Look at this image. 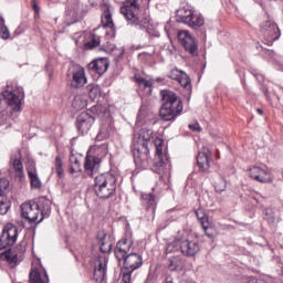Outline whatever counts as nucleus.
Instances as JSON below:
<instances>
[{
	"instance_id": "obj_1",
	"label": "nucleus",
	"mask_w": 283,
	"mask_h": 283,
	"mask_svg": "<svg viewBox=\"0 0 283 283\" xmlns=\"http://www.w3.org/2000/svg\"><path fill=\"white\" fill-rule=\"evenodd\" d=\"M134 241L124 238L119 240L115 247V258L118 262H124L122 268V280L124 283L132 282V273L143 266V256L138 253H130Z\"/></svg>"
},
{
	"instance_id": "obj_2",
	"label": "nucleus",
	"mask_w": 283,
	"mask_h": 283,
	"mask_svg": "<svg viewBox=\"0 0 283 283\" xmlns=\"http://www.w3.org/2000/svg\"><path fill=\"white\" fill-rule=\"evenodd\" d=\"M156 155L154 159V171L159 174L160 178L156 187L153 188L155 193H161L163 189L167 187L165 178L169 180L171 178V161H169V156L165 150V140L161 138L155 139Z\"/></svg>"
},
{
	"instance_id": "obj_3",
	"label": "nucleus",
	"mask_w": 283,
	"mask_h": 283,
	"mask_svg": "<svg viewBox=\"0 0 283 283\" xmlns=\"http://www.w3.org/2000/svg\"><path fill=\"white\" fill-rule=\"evenodd\" d=\"M154 132L147 128H139L138 125L135 127L133 136L134 144V158L137 165L147 167L149 165V142L151 140Z\"/></svg>"
},
{
	"instance_id": "obj_4",
	"label": "nucleus",
	"mask_w": 283,
	"mask_h": 283,
	"mask_svg": "<svg viewBox=\"0 0 283 283\" xmlns=\"http://www.w3.org/2000/svg\"><path fill=\"white\" fill-rule=\"evenodd\" d=\"M161 108L159 112L163 120H175L176 116L182 112V102L174 91L164 90L160 92Z\"/></svg>"
},
{
	"instance_id": "obj_5",
	"label": "nucleus",
	"mask_w": 283,
	"mask_h": 283,
	"mask_svg": "<svg viewBox=\"0 0 283 283\" xmlns=\"http://www.w3.org/2000/svg\"><path fill=\"white\" fill-rule=\"evenodd\" d=\"M116 176L105 172L95 177L94 191L98 198H112L116 193Z\"/></svg>"
},
{
	"instance_id": "obj_6",
	"label": "nucleus",
	"mask_w": 283,
	"mask_h": 283,
	"mask_svg": "<svg viewBox=\"0 0 283 283\" xmlns=\"http://www.w3.org/2000/svg\"><path fill=\"white\" fill-rule=\"evenodd\" d=\"M23 96V88H19L18 91H2L0 93V118H3L6 107L11 109V112H21V99Z\"/></svg>"
},
{
	"instance_id": "obj_7",
	"label": "nucleus",
	"mask_w": 283,
	"mask_h": 283,
	"mask_svg": "<svg viewBox=\"0 0 283 283\" xmlns=\"http://www.w3.org/2000/svg\"><path fill=\"white\" fill-rule=\"evenodd\" d=\"M21 214L24 220H28L30 224H38L43 222V218H48L50 216V206L45 208H41V206L36 202H24L21 205Z\"/></svg>"
},
{
	"instance_id": "obj_8",
	"label": "nucleus",
	"mask_w": 283,
	"mask_h": 283,
	"mask_svg": "<svg viewBox=\"0 0 283 283\" xmlns=\"http://www.w3.org/2000/svg\"><path fill=\"white\" fill-rule=\"evenodd\" d=\"M123 17L129 25H143V20L140 19V3L138 0H125L123 7L120 8Z\"/></svg>"
},
{
	"instance_id": "obj_9",
	"label": "nucleus",
	"mask_w": 283,
	"mask_h": 283,
	"mask_svg": "<svg viewBox=\"0 0 283 283\" xmlns=\"http://www.w3.org/2000/svg\"><path fill=\"white\" fill-rule=\"evenodd\" d=\"M66 81L73 90H81V87H85V85H87L85 67L78 64L73 65L66 73Z\"/></svg>"
},
{
	"instance_id": "obj_10",
	"label": "nucleus",
	"mask_w": 283,
	"mask_h": 283,
	"mask_svg": "<svg viewBox=\"0 0 283 283\" xmlns=\"http://www.w3.org/2000/svg\"><path fill=\"white\" fill-rule=\"evenodd\" d=\"M18 235L19 229L17 226L7 223L0 237V249H6L7 247H12V244H15Z\"/></svg>"
},
{
	"instance_id": "obj_11",
	"label": "nucleus",
	"mask_w": 283,
	"mask_h": 283,
	"mask_svg": "<svg viewBox=\"0 0 283 283\" xmlns=\"http://www.w3.org/2000/svg\"><path fill=\"white\" fill-rule=\"evenodd\" d=\"M66 17L71 21L67 25H72V23H76L83 19V4H81V1L74 0L67 6Z\"/></svg>"
},
{
	"instance_id": "obj_12",
	"label": "nucleus",
	"mask_w": 283,
	"mask_h": 283,
	"mask_svg": "<svg viewBox=\"0 0 283 283\" xmlns=\"http://www.w3.org/2000/svg\"><path fill=\"white\" fill-rule=\"evenodd\" d=\"M107 32V35L109 36H116V30H114V21L112 20V13L109 10H105L102 15V27L94 29V32L91 34V36H96V32Z\"/></svg>"
},
{
	"instance_id": "obj_13",
	"label": "nucleus",
	"mask_w": 283,
	"mask_h": 283,
	"mask_svg": "<svg viewBox=\"0 0 283 283\" xmlns=\"http://www.w3.org/2000/svg\"><path fill=\"white\" fill-rule=\"evenodd\" d=\"M169 78H172V81H177L184 90H187V92H191V78H189V75L185 73L184 71H180L178 69H174L169 73Z\"/></svg>"
},
{
	"instance_id": "obj_14",
	"label": "nucleus",
	"mask_w": 283,
	"mask_h": 283,
	"mask_svg": "<svg viewBox=\"0 0 283 283\" xmlns=\"http://www.w3.org/2000/svg\"><path fill=\"white\" fill-rule=\"evenodd\" d=\"M198 251H200V244L198 243V241L181 238L180 252L182 253V255L193 258V255H196Z\"/></svg>"
},
{
	"instance_id": "obj_15",
	"label": "nucleus",
	"mask_w": 283,
	"mask_h": 283,
	"mask_svg": "<svg viewBox=\"0 0 283 283\" xmlns=\"http://www.w3.org/2000/svg\"><path fill=\"white\" fill-rule=\"evenodd\" d=\"M107 275V256L101 255L95 261L94 277L96 282H103Z\"/></svg>"
},
{
	"instance_id": "obj_16",
	"label": "nucleus",
	"mask_w": 283,
	"mask_h": 283,
	"mask_svg": "<svg viewBox=\"0 0 283 283\" xmlns=\"http://www.w3.org/2000/svg\"><path fill=\"white\" fill-rule=\"evenodd\" d=\"M108 67L109 60L106 57H99L88 64V70H91V72H95V74H98L99 76H103V74L107 72Z\"/></svg>"
},
{
	"instance_id": "obj_17",
	"label": "nucleus",
	"mask_w": 283,
	"mask_h": 283,
	"mask_svg": "<svg viewBox=\"0 0 283 283\" xmlns=\"http://www.w3.org/2000/svg\"><path fill=\"white\" fill-rule=\"evenodd\" d=\"M101 169V158L87 155L84 163V170L87 176H94L98 174Z\"/></svg>"
},
{
	"instance_id": "obj_18",
	"label": "nucleus",
	"mask_w": 283,
	"mask_h": 283,
	"mask_svg": "<svg viewBox=\"0 0 283 283\" xmlns=\"http://www.w3.org/2000/svg\"><path fill=\"white\" fill-rule=\"evenodd\" d=\"M249 176L253 180H258V182H272L273 181V179H271V175L269 174V171L262 169L259 166H253L252 168H250Z\"/></svg>"
},
{
	"instance_id": "obj_19",
	"label": "nucleus",
	"mask_w": 283,
	"mask_h": 283,
	"mask_svg": "<svg viewBox=\"0 0 283 283\" xmlns=\"http://www.w3.org/2000/svg\"><path fill=\"white\" fill-rule=\"evenodd\" d=\"M179 43L185 48L186 52L191 54V56H198V42L193 36L179 38Z\"/></svg>"
},
{
	"instance_id": "obj_20",
	"label": "nucleus",
	"mask_w": 283,
	"mask_h": 283,
	"mask_svg": "<svg viewBox=\"0 0 283 283\" xmlns=\"http://www.w3.org/2000/svg\"><path fill=\"white\" fill-rule=\"evenodd\" d=\"M210 160H211V150H209L208 148H203V151H200L197 155V165L200 168V170L203 171V174H207V171H209Z\"/></svg>"
},
{
	"instance_id": "obj_21",
	"label": "nucleus",
	"mask_w": 283,
	"mask_h": 283,
	"mask_svg": "<svg viewBox=\"0 0 283 283\" xmlns=\"http://www.w3.org/2000/svg\"><path fill=\"white\" fill-rule=\"evenodd\" d=\"M92 125H94V117H90L87 114H82L77 117L76 127L82 134H87L92 129Z\"/></svg>"
},
{
	"instance_id": "obj_22",
	"label": "nucleus",
	"mask_w": 283,
	"mask_h": 283,
	"mask_svg": "<svg viewBox=\"0 0 283 283\" xmlns=\"http://www.w3.org/2000/svg\"><path fill=\"white\" fill-rule=\"evenodd\" d=\"M191 17H193V11L187 8H181L177 10L176 18L179 23H185L186 25L188 23H191Z\"/></svg>"
},
{
	"instance_id": "obj_23",
	"label": "nucleus",
	"mask_w": 283,
	"mask_h": 283,
	"mask_svg": "<svg viewBox=\"0 0 283 283\" xmlns=\"http://www.w3.org/2000/svg\"><path fill=\"white\" fill-rule=\"evenodd\" d=\"M97 240H99V251H102V253H109V251H112V241H109L107 233L99 232Z\"/></svg>"
},
{
	"instance_id": "obj_24",
	"label": "nucleus",
	"mask_w": 283,
	"mask_h": 283,
	"mask_svg": "<svg viewBox=\"0 0 283 283\" xmlns=\"http://www.w3.org/2000/svg\"><path fill=\"white\" fill-rule=\"evenodd\" d=\"M196 216L207 235V238H213V234L209 233V231H207L208 229H211V221H209V217L205 213H202V210H199L196 212Z\"/></svg>"
},
{
	"instance_id": "obj_25",
	"label": "nucleus",
	"mask_w": 283,
	"mask_h": 283,
	"mask_svg": "<svg viewBox=\"0 0 283 283\" xmlns=\"http://www.w3.org/2000/svg\"><path fill=\"white\" fill-rule=\"evenodd\" d=\"M262 32H265L269 36H280V29L277 28V24L271 21H266L261 25Z\"/></svg>"
},
{
	"instance_id": "obj_26",
	"label": "nucleus",
	"mask_w": 283,
	"mask_h": 283,
	"mask_svg": "<svg viewBox=\"0 0 283 283\" xmlns=\"http://www.w3.org/2000/svg\"><path fill=\"white\" fill-rule=\"evenodd\" d=\"M143 203L147 206V209L151 211V213H156V198L151 193H143L142 195Z\"/></svg>"
},
{
	"instance_id": "obj_27",
	"label": "nucleus",
	"mask_w": 283,
	"mask_h": 283,
	"mask_svg": "<svg viewBox=\"0 0 283 283\" xmlns=\"http://www.w3.org/2000/svg\"><path fill=\"white\" fill-rule=\"evenodd\" d=\"M70 164V174L72 176H74V174H81V171H83V169L81 168V160L78 159V157H76V155L71 154Z\"/></svg>"
},
{
	"instance_id": "obj_28",
	"label": "nucleus",
	"mask_w": 283,
	"mask_h": 283,
	"mask_svg": "<svg viewBox=\"0 0 283 283\" xmlns=\"http://www.w3.org/2000/svg\"><path fill=\"white\" fill-rule=\"evenodd\" d=\"M28 176L30 178L31 188L32 189H41V179H39V175L36 174V170L33 168L28 169Z\"/></svg>"
},
{
	"instance_id": "obj_29",
	"label": "nucleus",
	"mask_w": 283,
	"mask_h": 283,
	"mask_svg": "<svg viewBox=\"0 0 283 283\" xmlns=\"http://www.w3.org/2000/svg\"><path fill=\"white\" fill-rule=\"evenodd\" d=\"M191 21L186 23V25H189V28H202L205 25V18L200 13H193L191 15Z\"/></svg>"
},
{
	"instance_id": "obj_30",
	"label": "nucleus",
	"mask_w": 283,
	"mask_h": 283,
	"mask_svg": "<svg viewBox=\"0 0 283 283\" xmlns=\"http://www.w3.org/2000/svg\"><path fill=\"white\" fill-rule=\"evenodd\" d=\"M135 80L139 87H143V90H147V93L151 94V86L154 85V80H146L138 75H135Z\"/></svg>"
},
{
	"instance_id": "obj_31",
	"label": "nucleus",
	"mask_w": 283,
	"mask_h": 283,
	"mask_svg": "<svg viewBox=\"0 0 283 283\" xmlns=\"http://www.w3.org/2000/svg\"><path fill=\"white\" fill-rule=\"evenodd\" d=\"M10 191V181L8 179H0V202H8L4 198L6 193Z\"/></svg>"
},
{
	"instance_id": "obj_32",
	"label": "nucleus",
	"mask_w": 283,
	"mask_h": 283,
	"mask_svg": "<svg viewBox=\"0 0 283 283\" xmlns=\"http://www.w3.org/2000/svg\"><path fill=\"white\" fill-rule=\"evenodd\" d=\"M52 171H55L57 178H64L65 170L63 169V159L61 158V156L55 157L54 167L52 168Z\"/></svg>"
},
{
	"instance_id": "obj_33",
	"label": "nucleus",
	"mask_w": 283,
	"mask_h": 283,
	"mask_svg": "<svg viewBox=\"0 0 283 283\" xmlns=\"http://www.w3.org/2000/svg\"><path fill=\"white\" fill-rule=\"evenodd\" d=\"M74 109H85L87 107V99L83 95H76L72 102Z\"/></svg>"
},
{
	"instance_id": "obj_34",
	"label": "nucleus",
	"mask_w": 283,
	"mask_h": 283,
	"mask_svg": "<svg viewBox=\"0 0 283 283\" xmlns=\"http://www.w3.org/2000/svg\"><path fill=\"white\" fill-rule=\"evenodd\" d=\"M87 92H88L90 98H92V101H96V98L101 96V86L97 84H88Z\"/></svg>"
},
{
	"instance_id": "obj_35",
	"label": "nucleus",
	"mask_w": 283,
	"mask_h": 283,
	"mask_svg": "<svg viewBox=\"0 0 283 283\" xmlns=\"http://www.w3.org/2000/svg\"><path fill=\"white\" fill-rule=\"evenodd\" d=\"M12 166L15 171V176L18 178H23V176H25V174L23 171V163H21V159H19V158L13 159Z\"/></svg>"
},
{
	"instance_id": "obj_36",
	"label": "nucleus",
	"mask_w": 283,
	"mask_h": 283,
	"mask_svg": "<svg viewBox=\"0 0 283 283\" xmlns=\"http://www.w3.org/2000/svg\"><path fill=\"white\" fill-rule=\"evenodd\" d=\"M180 242H182V238L178 237L175 241L168 243L166 253H176V251H180Z\"/></svg>"
},
{
	"instance_id": "obj_37",
	"label": "nucleus",
	"mask_w": 283,
	"mask_h": 283,
	"mask_svg": "<svg viewBox=\"0 0 283 283\" xmlns=\"http://www.w3.org/2000/svg\"><path fill=\"white\" fill-rule=\"evenodd\" d=\"M101 43H103V41L99 36H93L90 41L84 43V50H94V48H97Z\"/></svg>"
},
{
	"instance_id": "obj_38",
	"label": "nucleus",
	"mask_w": 283,
	"mask_h": 283,
	"mask_svg": "<svg viewBox=\"0 0 283 283\" xmlns=\"http://www.w3.org/2000/svg\"><path fill=\"white\" fill-rule=\"evenodd\" d=\"M182 266H185V264L182 263V259H180L179 256H174L170 259V271H178V269H182Z\"/></svg>"
},
{
	"instance_id": "obj_39",
	"label": "nucleus",
	"mask_w": 283,
	"mask_h": 283,
	"mask_svg": "<svg viewBox=\"0 0 283 283\" xmlns=\"http://www.w3.org/2000/svg\"><path fill=\"white\" fill-rule=\"evenodd\" d=\"M3 258L7 260V262H9V264H17V261L19 260V256L14 250L4 252Z\"/></svg>"
},
{
	"instance_id": "obj_40",
	"label": "nucleus",
	"mask_w": 283,
	"mask_h": 283,
	"mask_svg": "<svg viewBox=\"0 0 283 283\" xmlns=\"http://www.w3.org/2000/svg\"><path fill=\"white\" fill-rule=\"evenodd\" d=\"M105 39V43L101 44L99 50H102L103 52H106L107 54L114 52V50H116V45H114V43L109 42V40H107V38Z\"/></svg>"
},
{
	"instance_id": "obj_41",
	"label": "nucleus",
	"mask_w": 283,
	"mask_h": 283,
	"mask_svg": "<svg viewBox=\"0 0 283 283\" xmlns=\"http://www.w3.org/2000/svg\"><path fill=\"white\" fill-rule=\"evenodd\" d=\"M0 36H10V29L6 25L3 15H0Z\"/></svg>"
},
{
	"instance_id": "obj_42",
	"label": "nucleus",
	"mask_w": 283,
	"mask_h": 283,
	"mask_svg": "<svg viewBox=\"0 0 283 283\" xmlns=\"http://www.w3.org/2000/svg\"><path fill=\"white\" fill-rule=\"evenodd\" d=\"M30 283H45V281H43L38 270H32L30 273Z\"/></svg>"
},
{
	"instance_id": "obj_43",
	"label": "nucleus",
	"mask_w": 283,
	"mask_h": 283,
	"mask_svg": "<svg viewBox=\"0 0 283 283\" xmlns=\"http://www.w3.org/2000/svg\"><path fill=\"white\" fill-rule=\"evenodd\" d=\"M10 209L9 202H1L0 201V216H6L8 213V210Z\"/></svg>"
},
{
	"instance_id": "obj_44",
	"label": "nucleus",
	"mask_w": 283,
	"mask_h": 283,
	"mask_svg": "<svg viewBox=\"0 0 283 283\" xmlns=\"http://www.w3.org/2000/svg\"><path fill=\"white\" fill-rule=\"evenodd\" d=\"M214 189L218 191V193H222V191L227 189V181L221 180L219 184H216Z\"/></svg>"
},
{
	"instance_id": "obj_45",
	"label": "nucleus",
	"mask_w": 283,
	"mask_h": 283,
	"mask_svg": "<svg viewBox=\"0 0 283 283\" xmlns=\"http://www.w3.org/2000/svg\"><path fill=\"white\" fill-rule=\"evenodd\" d=\"M277 38H266L264 36L262 40L263 45L271 46L273 45V41H276Z\"/></svg>"
},
{
	"instance_id": "obj_46",
	"label": "nucleus",
	"mask_w": 283,
	"mask_h": 283,
	"mask_svg": "<svg viewBox=\"0 0 283 283\" xmlns=\"http://www.w3.org/2000/svg\"><path fill=\"white\" fill-rule=\"evenodd\" d=\"M188 127L192 132H202V128L200 127V124H198V122L190 124Z\"/></svg>"
},
{
	"instance_id": "obj_47",
	"label": "nucleus",
	"mask_w": 283,
	"mask_h": 283,
	"mask_svg": "<svg viewBox=\"0 0 283 283\" xmlns=\"http://www.w3.org/2000/svg\"><path fill=\"white\" fill-rule=\"evenodd\" d=\"M190 36V34H189V31H187V30H178L177 31V36Z\"/></svg>"
},
{
	"instance_id": "obj_48",
	"label": "nucleus",
	"mask_w": 283,
	"mask_h": 283,
	"mask_svg": "<svg viewBox=\"0 0 283 283\" xmlns=\"http://www.w3.org/2000/svg\"><path fill=\"white\" fill-rule=\"evenodd\" d=\"M33 10L36 14H39V6H36V0H32Z\"/></svg>"
},
{
	"instance_id": "obj_49",
	"label": "nucleus",
	"mask_w": 283,
	"mask_h": 283,
	"mask_svg": "<svg viewBox=\"0 0 283 283\" xmlns=\"http://www.w3.org/2000/svg\"><path fill=\"white\" fill-rule=\"evenodd\" d=\"M249 283H266V282H264L262 280L252 279V280L249 281Z\"/></svg>"
},
{
	"instance_id": "obj_50",
	"label": "nucleus",
	"mask_w": 283,
	"mask_h": 283,
	"mask_svg": "<svg viewBox=\"0 0 283 283\" xmlns=\"http://www.w3.org/2000/svg\"><path fill=\"white\" fill-rule=\"evenodd\" d=\"M258 114H260L262 116V114H264V112L262 111V108H258L256 109Z\"/></svg>"
},
{
	"instance_id": "obj_51",
	"label": "nucleus",
	"mask_w": 283,
	"mask_h": 283,
	"mask_svg": "<svg viewBox=\"0 0 283 283\" xmlns=\"http://www.w3.org/2000/svg\"><path fill=\"white\" fill-rule=\"evenodd\" d=\"M181 283H195V282L193 281L184 280V281H181Z\"/></svg>"
},
{
	"instance_id": "obj_52",
	"label": "nucleus",
	"mask_w": 283,
	"mask_h": 283,
	"mask_svg": "<svg viewBox=\"0 0 283 283\" xmlns=\"http://www.w3.org/2000/svg\"><path fill=\"white\" fill-rule=\"evenodd\" d=\"M156 81H157V83H163V78H160V77L157 78Z\"/></svg>"
},
{
	"instance_id": "obj_53",
	"label": "nucleus",
	"mask_w": 283,
	"mask_h": 283,
	"mask_svg": "<svg viewBox=\"0 0 283 283\" xmlns=\"http://www.w3.org/2000/svg\"><path fill=\"white\" fill-rule=\"evenodd\" d=\"M44 277L48 280V273L44 274Z\"/></svg>"
},
{
	"instance_id": "obj_54",
	"label": "nucleus",
	"mask_w": 283,
	"mask_h": 283,
	"mask_svg": "<svg viewBox=\"0 0 283 283\" xmlns=\"http://www.w3.org/2000/svg\"><path fill=\"white\" fill-rule=\"evenodd\" d=\"M2 39H8V36H3Z\"/></svg>"
},
{
	"instance_id": "obj_55",
	"label": "nucleus",
	"mask_w": 283,
	"mask_h": 283,
	"mask_svg": "<svg viewBox=\"0 0 283 283\" xmlns=\"http://www.w3.org/2000/svg\"><path fill=\"white\" fill-rule=\"evenodd\" d=\"M146 283H149V279L146 281Z\"/></svg>"
},
{
	"instance_id": "obj_56",
	"label": "nucleus",
	"mask_w": 283,
	"mask_h": 283,
	"mask_svg": "<svg viewBox=\"0 0 283 283\" xmlns=\"http://www.w3.org/2000/svg\"><path fill=\"white\" fill-rule=\"evenodd\" d=\"M123 52H124V51H122V53H120V54H123Z\"/></svg>"
}]
</instances>
